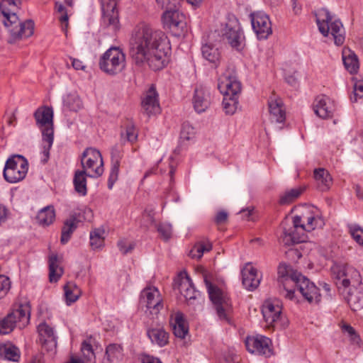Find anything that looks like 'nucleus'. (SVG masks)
<instances>
[{"label":"nucleus","mask_w":363,"mask_h":363,"mask_svg":"<svg viewBox=\"0 0 363 363\" xmlns=\"http://www.w3.org/2000/svg\"><path fill=\"white\" fill-rule=\"evenodd\" d=\"M342 60L346 69L351 74L356 73L359 69L358 60L355 55L350 54L346 56L343 54Z\"/></svg>","instance_id":"49"},{"label":"nucleus","mask_w":363,"mask_h":363,"mask_svg":"<svg viewBox=\"0 0 363 363\" xmlns=\"http://www.w3.org/2000/svg\"><path fill=\"white\" fill-rule=\"evenodd\" d=\"M271 340L262 335L247 337L245 340L247 350L251 353L269 354L271 352Z\"/></svg>","instance_id":"21"},{"label":"nucleus","mask_w":363,"mask_h":363,"mask_svg":"<svg viewBox=\"0 0 363 363\" xmlns=\"http://www.w3.org/2000/svg\"><path fill=\"white\" fill-rule=\"evenodd\" d=\"M294 289H296L309 303H318L320 301L319 289L302 274L294 284Z\"/></svg>","instance_id":"15"},{"label":"nucleus","mask_w":363,"mask_h":363,"mask_svg":"<svg viewBox=\"0 0 363 363\" xmlns=\"http://www.w3.org/2000/svg\"><path fill=\"white\" fill-rule=\"evenodd\" d=\"M195 134L194 128L189 123H184L182 127L180 138L183 140H189L191 139Z\"/></svg>","instance_id":"55"},{"label":"nucleus","mask_w":363,"mask_h":363,"mask_svg":"<svg viewBox=\"0 0 363 363\" xmlns=\"http://www.w3.org/2000/svg\"><path fill=\"white\" fill-rule=\"evenodd\" d=\"M315 16L318 30L322 35L328 36L330 33L335 45H342L345 41V30L341 21L333 20V16L326 9H318Z\"/></svg>","instance_id":"3"},{"label":"nucleus","mask_w":363,"mask_h":363,"mask_svg":"<svg viewBox=\"0 0 363 363\" xmlns=\"http://www.w3.org/2000/svg\"><path fill=\"white\" fill-rule=\"evenodd\" d=\"M55 218V212L54 207L48 206L38 212L36 219L40 225H49L54 221Z\"/></svg>","instance_id":"40"},{"label":"nucleus","mask_w":363,"mask_h":363,"mask_svg":"<svg viewBox=\"0 0 363 363\" xmlns=\"http://www.w3.org/2000/svg\"><path fill=\"white\" fill-rule=\"evenodd\" d=\"M313 106L315 113L323 119L332 118L337 111L335 101L325 95L317 96Z\"/></svg>","instance_id":"16"},{"label":"nucleus","mask_w":363,"mask_h":363,"mask_svg":"<svg viewBox=\"0 0 363 363\" xmlns=\"http://www.w3.org/2000/svg\"><path fill=\"white\" fill-rule=\"evenodd\" d=\"M82 171L87 173L88 177L97 178L104 173V162L99 150L93 147H87L81 156Z\"/></svg>","instance_id":"10"},{"label":"nucleus","mask_w":363,"mask_h":363,"mask_svg":"<svg viewBox=\"0 0 363 363\" xmlns=\"http://www.w3.org/2000/svg\"><path fill=\"white\" fill-rule=\"evenodd\" d=\"M70 60L72 62V65L73 68L76 70H83L85 68V66L84 65L83 62L78 60L73 57H70Z\"/></svg>","instance_id":"62"},{"label":"nucleus","mask_w":363,"mask_h":363,"mask_svg":"<svg viewBox=\"0 0 363 363\" xmlns=\"http://www.w3.org/2000/svg\"><path fill=\"white\" fill-rule=\"evenodd\" d=\"M170 43L166 34L141 23L133 30L130 40V55L136 65L147 63L156 71L168 62Z\"/></svg>","instance_id":"1"},{"label":"nucleus","mask_w":363,"mask_h":363,"mask_svg":"<svg viewBox=\"0 0 363 363\" xmlns=\"http://www.w3.org/2000/svg\"><path fill=\"white\" fill-rule=\"evenodd\" d=\"M238 96H223L222 104L226 114L233 115L236 111L238 105Z\"/></svg>","instance_id":"47"},{"label":"nucleus","mask_w":363,"mask_h":363,"mask_svg":"<svg viewBox=\"0 0 363 363\" xmlns=\"http://www.w3.org/2000/svg\"><path fill=\"white\" fill-rule=\"evenodd\" d=\"M304 188L299 186L285 191L280 196L279 203L281 205H286L292 203L300 196Z\"/></svg>","instance_id":"42"},{"label":"nucleus","mask_w":363,"mask_h":363,"mask_svg":"<svg viewBox=\"0 0 363 363\" xmlns=\"http://www.w3.org/2000/svg\"><path fill=\"white\" fill-rule=\"evenodd\" d=\"M28 170V160L22 155H14L6 160L3 175L6 182L17 183L26 177Z\"/></svg>","instance_id":"8"},{"label":"nucleus","mask_w":363,"mask_h":363,"mask_svg":"<svg viewBox=\"0 0 363 363\" xmlns=\"http://www.w3.org/2000/svg\"><path fill=\"white\" fill-rule=\"evenodd\" d=\"M125 55L118 47L108 49L100 57V69L109 75L121 73L125 67Z\"/></svg>","instance_id":"5"},{"label":"nucleus","mask_w":363,"mask_h":363,"mask_svg":"<svg viewBox=\"0 0 363 363\" xmlns=\"http://www.w3.org/2000/svg\"><path fill=\"white\" fill-rule=\"evenodd\" d=\"M20 4V0H3L0 4V21L11 34V43L29 38L34 33L33 21H21L16 14Z\"/></svg>","instance_id":"2"},{"label":"nucleus","mask_w":363,"mask_h":363,"mask_svg":"<svg viewBox=\"0 0 363 363\" xmlns=\"http://www.w3.org/2000/svg\"><path fill=\"white\" fill-rule=\"evenodd\" d=\"M314 178L317 187L321 191H328L333 184V179L330 173L324 168L315 169L314 170Z\"/></svg>","instance_id":"33"},{"label":"nucleus","mask_w":363,"mask_h":363,"mask_svg":"<svg viewBox=\"0 0 363 363\" xmlns=\"http://www.w3.org/2000/svg\"><path fill=\"white\" fill-rule=\"evenodd\" d=\"M261 279L262 277L258 274L257 269L250 263L246 264L242 269V281L245 289L254 291L259 286Z\"/></svg>","instance_id":"26"},{"label":"nucleus","mask_w":363,"mask_h":363,"mask_svg":"<svg viewBox=\"0 0 363 363\" xmlns=\"http://www.w3.org/2000/svg\"><path fill=\"white\" fill-rule=\"evenodd\" d=\"M102 11V21L113 30L118 28L119 19L115 0H100Z\"/></svg>","instance_id":"18"},{"label":"nucleus","mask_w":363,"mask_h":363,"mask_svg":"<svg viewBox=\"0 0 363 363\" xmlns=\"http://www.w3.org/2000/svg\"><path fill=\"white\" fill-rule=\"evenodd\" d=\"M347 300L352 311H359L363 308V284L350 287L345 291L340 292Z\"/></svg>","instance_id":"24"},{"label":"nucleus","mask_w":363,"mask_h":363,"mask_svg":"<svg viewBox=\"0 0 363 363\" xmlns=\"http://www.w3.org/2000/svg\"><path fill=\"white\" fill-rule=\"evenodd\" d=\"M55 8V10L60 14V16L59 17L60 21L62 23H65V26H67L69 17L65 7L62 5V4L56 2Z\"/></svg>","instance_id":"57"},{"label":"nucleus","mask_w":363,"mask_h":363,"mask_svg":"<svg viewBox=\"0 0 363 363\" xmlns=\"http://www.w3.org/2000/svg\"><path fill=\"white\" fill-rule=\"evenodd\" d=\"M45 135H43V144H42V158L41 161L43 164H45L50 157V150L53 144L54 135H52L51 130H47Z\"/></svg>","instance_id":"41"},{"label":"nucleus","mask_w":363,"mask_h":363,"mask_svg":"<svg viewBox=\"0 0 363 363\" xmlns=\"http://www.w3.org/2000/svg\"><path fill=\"white\" fill-rule=\"evenodd\" d=\"M306 231H301L300 229L295 230L294 224L293 227L284 230L282 242L285 245H291L300 242H304L307 240Z\"/></svg>","instance_id":"31"},{"label":"nucleus","mask_w":363,"mask_h":363,"mask_svg":"<svg viewBox=\"0 0 363 363\" xmlns=\"http://www.w3.org/2000/svg\"><path fill=\"white\" fill-rule=\"evenodd\" d=\"M164 28L171 34L177 38L185 36L187 33V23L185 15L179 11V8L167 9L162 15Z\"/></svg>","instance_id":"9"},{"label":"nucleus","mask_w":363,"mask_h":363,"mask_svg":"<svg viewBox=\"0 0 363 363\" xmlns=\"http://www.w3.org/2000/svg\"><path fill=\"white\" fill-rule=\"evenodd\" d=\"M30 320V310L28 306L20 305L13 310L5 318L0 320V335H6L13 330L16 327L24 328Z\"/></svg>","instance_id":"7"},{"label":"nucleus","mask_w":363,"mask_h":363,"mask_svg":"<svg viewBox=\"0 0 363 363\" xmlns=\"http://www.w3.org/2000/svg\"><path fill=\"white\" fill-rule=\"evenodd\" d=\"M111 168L108 180V187L111 189L118 178L121 160L123 156V150L121 145H116L111 150Z\"/></svg>","instance_id":"22"},{"label":"nucleus","mask_w":363,"mask_h":363,"mask_svg":"<svg viewBox=\"0 0 363 363\" xmlns=\"http://www.w3.org/2000/svg\"><path fill=\"white\" fill-rule=\"evenodd\" d=\"M121 138L122 140H127L130 143L136 141L138 138V131L135 125L132 122H128L125 126V132H121Z\"/></svg>","instance_id":"50"},{"label":"nucleus","mask_w":363,"mask_h":363,"mask_svg":"<svg viewBox=\"0 0 363 363\" xmlns=\"http://www.w3.org/2000/svg\"><path fill=\"white\" fill-rule=\"evenodd\" d=\"M293 223L294 224L295 230L300 229L303 232H310L317 226L320 225L322 221L318 216H314L308 212L302 216H294L293 218Z\"/></svg>","instance_id":"23"},{"label":"nucleus","mask_w":363,"mask_h":363,"mask_svg":"<svg viewBox=\"0 0 363 363\" xmlns=\"http://www.w3.org/2000/svg\"><path fill=\"white\" fill-rule=\"evenodd\" d=\"M65 296L68 305L75 302L79 297L80 289L74 284L68 283L65 286Z\"/></svg>","instance_id":"45"},{"label":"nucleus","mask_w":363,"mask_h":363,"mask_svg":"<svg viewBox=\"0 0 363 363\" xmlns=\"http://www.w3.org/2000/svg\"><path fill=\"white\" fill-rule=\"evenodd\" d=\"M106 357L110 363L118 362L123 358V349L119 344H109L106 349Z\"/></svg>","instance_id":"36"},{"label":"nucleus","mask_w":363,"mask_h":363,"mask_svg":"<svg viewBox=\"0 0 363 363\" xmlns=\"http://www.w3.org/2000/svg\"><path fill=\"white\" fill-rule=\"evenodd\" d=\"M363 97V80L357 81L354 84V94L350 96L352 102H357L358 99Z\"/></svg>","instance_id":"56"},{"label":"nucleus","mask_w":363,"mask_h":363,"mask_svg":"<svg viewBox=\"0 0 363 363\" xmlns=\"http://www.w3.org/2000/svg\"><path fill=\"white\" fill-rule=\"evenodd\" d=\"M86 177L88 175L85 171L77 170L74 173L73 179L74 189L81 196H85L87 194Z\"/></svg>","instance_id":"34"},{"label":"nucleus","mask_w":363,"mask_h":363,"mask_svg":"<svg viewBox=\"0 0 363 363\" xmlns=\"http://www.w3.org/2000/svg\"><path fill=\"white\" fill-rule=\"evenodd\" d=\"M262 313L267 327H275L281 318V307L279 301H266L262 306Z\"/></svg>","instance_id":"19"},{"label":"nucleus","mask_w":363,"mask_h":363,"mask_svg":"<svg viewBox=\"0 0 363 363\" xmlns=\"http://www.w3.org/2000/svg\"><path fill=\"white\" fill-rule=\"evenodd\" d=\"M350 233L352 238L360 245H363V229L358 225H350Z\"/></svg>","instance_id":"53"},{"label":"nucleus","mask_w":363,"mask_h":363,"mask_svg":"<svg viewBox=\"0 0 363 363\" xmlns=\"http://www.w3.org/2000/svg\"><path fill=\"white\" fill-rule=\"evenodd\" d=\"M204 283L209 298L216 308L219 319L230 323L229 314L231 304L227 294L216 285L212 284L207 277L204 278Z\"/></svg>","instance_id":"6"},{"label":"nucleus","mask_w":363,"mask_h":363,"mask_svg":"<svg viewBox=\"0 0 363 363\" xmlns=\"http://www.w3.org/2000/svg\"><path fill=\"white\" fill-rule=\"evenodd\" d=\"M250 19L252 29L259 40H265L272 33L269 17L263 11L251 13Z\"/></svg>","instance_id":"13"},{"label":"nucleus","mask_w":363,"mask_h":363,"mask_svg":"<svg viewBox=\"0 0 363 363\" xmlns=\"http://www.w3.org/2000/svg\"><path fill=\"white\" fill-rule=\"evenodd\" d=\"M143 218H146V222L142 225L147 228L150 225L155 223L154 214L152 211H145L143 215Z\"/></svg>","instance_id":"60"},{"label":"nucleus","mask_w":363,"mask_h":363,"mask_svg":"<svg viewBox=\"0 0 363 363\" xmlns=\"http://www.w3.org/2000/svg\"><path fill=\"white\" fill-rule=\"evenodd\" d=\"M180 281L179 291L189 305H196L200 296L199 291L194 288L193 282L189 276L186 273H180Z\"/></svg>","instance_id":"17"},{"label":"nucleus","mask_w":363,"mask_h":363,"mask_svg":"<svg viewBox=\"0 0 363 363\" xmlns=\"http://www.w3.org/2000/svg\"><path fill=\"white\" fill-rule=\"evenodd\" d=\"M142 363H162V362L157 357L145 354L141 357Z\"/></svg>","instance_id":"61"},{"label":"nucleus","mask_w":363,"mask_h":363,"mask_svg":"<svg viewBox=\"0 0 363 363\" xmlns=\"http://www.w3.org/2000/svg\"><path fill=\"white\" fill-rule=\"evenodd\" d=\"M34 117L37 125L41 129L43 135H45L47 130H51L52 135H54L53 130V111L52 108L43 106L38 108Z\"/></svg>","instance_id":"20"},{"label":"nucleus","mask_w":363,"mask_h":363,"mask_svg":"<svg viewBox=\"0 0 363 363\" xmlns=\"http://www.w3.org/2000/svg\"><path fill=\"white\" fill-rule=\"evenodd\" d=\"M10 279L5 275H0V299L6 296L11 289Z\"/></svg>","instance_id":"52"},{"label":"nucleus","mask_w":363,"mask_h":363,"mask_svg":"<svg viewBox=\"0 0 363 363\" xmlns=\"http://www.w3.org/2000/svg\"><path fill=\"white\" fill-rule=\"evenodd\" d=\"M331 271L340 292L363 284L360 273L350 265L335 264L332 267Z\"/></svg>","instance_id":"4"},{"label":"nucleus","mask_w":363,"mask_h":363,"mask_svg":"<svg viewBox=\"0 0 363 363\" xmlns=\"http://www.w3.org/2000/svg\"><path fill=\"white\" fill-rule=\"evenodd\" d=\"M104 233L101 228H96L90 233V245L92 249H99L104 245Z\"/></svg>","instance_id":"46"},{"label":"nucleus","mask_w":363,"mask_h":363,"mask_svg":"<svg viewBox=\"0 0 363 363\" xmlns=\"http://www.w3.org/2000/svg\"><path fill=\"white\" fill-rule=\"evenodd\" d=\"M218 89L223 96H233L239 95L241 84L233 72L227 71L218 78Z\"/></svg>","instance_id":"14"},{"label":"nucleus","mask_w":363,"mask_h":363,"mask_svg":"<svg viewBox=\"0 0 363 363\" xmlns=\"http://www.w3.org/2000/svg\"><path fill=\"white\" fill-rule=\"evenodd\" d=\"M141 105L143 111L148 116L160 113V106L158 100V94L154 85H152L145 94Z\"/></svg>","instance_id":"25"},{"label":"nucleus","mask_w":363,"mask_h":363,"mask_svg":"<svg viewBox=\"0 0 363 363\" xmlns=\"http://www.w3.org/2000/svg\"><path fill=\"white\" fill-rule=\"evenodd\" d=\"M77 220L74 218L67 220L62 228L61 243L65 245L69 240L72 233L77 228Z\"/></svg>","instance_id":"43"},{"label":"nucleus","mask_w":363,"mask_h":363,"mask_svg":"<svg viewBox=\"0 0 363 363\" xmlns=\"http://www.w3.org/2000/svg\"><path fill=\"white\" fill-rule=\"evenodd\" d=\"M223 39L233 48L240 50L243 42V35L238 24L233 26L231 23L226 24L223 33Z\"/></svg>","instance_id":"27"},{"label":"nucleus","mask_w":363,"mask_h":363,"mask_svg":"<svg viewBox=\"0 0 363 363\" xmlns=\"http://www.w3.org/2000/svg\"><path fill=\"white\" fill-rule=\"evenodd\" d=\"M0 358L18 362L20 359V351L17 347L12 344L0 345Z\"/></svg>","instance_id":"35"},{"label":"nucleus","mask_w":363,"mask_h":363,"mask_svg":"<svg viewBox=\"0 0 363 363\" xmlns=\"http://www.w3.org/2000/svg\"><path fill=\"white\" fill-rule=\"evenodd\" d=\"M38 330L40 335L44 339L45 343H50L52 347H56L57 337L52 328L43 323L38 325Z\"/></svg>","instance_id":"38"},{"label":"nucleus","mask_w":363,"mask_h":363,"mask_svg":"<svg viewBox=\"0 0 363 363\" xmlns=\"http://www.w3.org/2000/svg\"><path fill=\"white\" fill-rule=\"evenodd\" d=\"M228 218V213L225 211H220L216 216V222L217 223H222L225 222Z\"/></svg>","instance_id":"64"},{"label":"nucleus","mask_w":363,"mask_h":363,"mask_svg":"<svg viewBox=\"0 0 363 363\" xmlns=\"http://www.w3.org/2000/svg\"><path fill=\"white\" fill-rule=\"evenodd\" d=\"M269 119L273 123H283L286 118V112L281 99L272 96L268 100Z\"/></svg>","instance_id":"28"},{"label":"nucleus","mask_w":363,"mask_h":363,"mask_svg":"<svg viewBox=\"0 0 363 363\" xmlns=\"http://www.w3.org/2000/svg\"><path fill=\"white\" fill-rule=\"evenodd\" d=\"M81 350L82 352L84 363H96V357L91 343V340H86L82 343Z\"/></svg>","instance_id":"44"},{"label":"nucleus","mask_w":363,"mask_h":363,"mask_svg":"<svg viewBox=\"0 0 363 363\" xmlns=\"http://www.w3.org/2000/svg\"><path fill=\"white\" fill-rule=\"evenodd\" d=\"M157 231L164 240H167L172 235V225L167 223H160L157 225Z\"/></svg>","instance_id":"54"},{"label":"nucleus","mask_w":363,"mask_h":363,"mask_svg":"<svg viewBox=\"0 0 363 363\" xmlns=\"http://www.w3.org/2000/svg\"><path fill=\"white\" fill-rule=\"evenodd\" d=\"M156 1L160 6L167 10L179 8L181 0H156Z\"/></svg>","instance_id":"59"},{"label":"nucleus","mask_w":363,"mask_h":363,"mask_svg":"<svg viewBox=\"0 0 363 363\" xmlns=\"http://www.w3.org/2000/svg\"><path fill=\"white\" fill-rule=\"evenodd\" d=\"M8 216V209L0 204V225L6 222Z\"/></svg>","instance_id":"63"},{"label":"nucleus","mask_w":363,"mask_h":363,"mask_svg":"<svg viewBox=\"0 0 363 363\" xmlns=\"http://www.w3.org/2000/svg\"><path fill=\"white\" fill-rule=\"evenodd\" d=\"M201 52L206 60L217 66L220 57V53L217 48L211 43H206L202 46Z\"/></svg>","instance_id":"37"},{"label":"nucleus","mask_w":363,"mask_h":363,"mask_svg":"<svg viewBox=\"0 0 363 363\" xmlns=\"http://www.w3.org/2000/svg\"><path fill=\"white\" fill-rule=\"evenodd\" d=\"M147 335L152 344L160 347L169 343V333L162 327L147 329Z\"/></svg>","instance_id":"32"},{"label":"nucleus","mask_w":363,"mask_h":363,"mask_svg":"<svg viewBox=\"0 0 363 363\" xmlns=\"http://www.w3.org/2000/svg\"><path fill=\"white\" fill-rule=\"evenodd\" d=\"M210 102V94L207 89L202 86L195 89L193 104L196 112H204L208 108Z\"/></svg>","instance_id":"29"},{"label":"nucleus","mask_w":363,"mask_h":363,"mask_svg":"<svg viewBox=\"0 0 363 363\" xmlns=\"http://www.w3.org/2000/svg\"><path fill=\"white\" fill-rule=\"evenodd\" d=\"M170 325L177 337L181 339L185 338L186 335L188 334L189 328L182 313L177 312L174 316H171Z\"/></svg>","instance_id":"30"},{"label":"nucleus","mask_w":363,"mask_h":363,"mask_svg":"<svg viewBox=\"0 0 363 363\" xmlns=\"http://www.w3.org/2000/svg\"><path fill=\"white\" fill-rule=\"evenodd\" d=\"M63 102L64 105L72 111H77L82 107V101L76 94H67Z\"/></svg>","instance_id":"48"},{"label":"nucleus","mask_w":363,"mask_h":363,"mask_svg":"<svg viewBox=\"0 0 363 363\" xmlns=\"http://www.w3.org/2000/svg\"><path fill=\"white\" fill-rule=\"evenodd\" d=\"M63 274V270L58 265V259L56 255L49 257V279L50 282H56Z\"/></svg>","instance_id":"39"},{"label":"nucleus","mask_w":363,"mask_h":363,"mask_svg":"<svg viewBox=\"0 0 363 363\" xmlns=\"http://www.w3.org/2000/svg\"><path fill=\"white\" fill-rule=\"evenodd\" d=\"M340 328L345 334H347L352 340L357 341L359 339V336L357 335L355 330L350 325L345 323L340 324Z\"/></svg>","instance_id":"58"},{"label":"nucleus","mask_w":363,"mask_h":363,"mask_svg":"<svg viewBox=\"0 0 363 363\" xmlns=\"http://www.w3.org/2000/svg\"><path fill=\"white\" fill-rule=\"evenodd\" d=\"M279 281L283 284L286 291L285 297L291 301L298 302L294 284L301 274L293 270L286 264H280L278 268Z\"/></svg>","instance_id":"11"},{"label":"nucleus","mask_w":363,"mask_h":363,"mask_svg":"<svg viewBox=\"0 0 363 363\" xmlns=\"http://www.w3.org/2000/svg\"><path fill=\"white\" fill-rule=\"evenodd\" d=\"M211 244L210 242H199L190 252V255L193 258L200 259L205 252H209L211 250Z\"/></svg>","instance_id":"51"},{"label":"nucleus","mask_w":363,"mask_h":363,"mask_svg":"<svg viewBox=\"0 0 363 363\" xmlns=\"http://www.w3.org/2000/svg\"><path fill=\"white\" fill-rule=\"evenodd\" d=\"M140 305L145 307L152 314H157L163 308L160 292L155 286H147L140 295Z\"/></svg>","instance_id":"12"}]
</instances>
